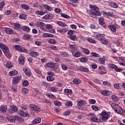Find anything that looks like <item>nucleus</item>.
Instances as JSON below:
<instances>
[{"mask_svg":"<svg viewBox=\"0 0 125 125\" xmlns=\"http://www.w3.org/2000/svg\"><path fill=\"white\" fill-rule=\"evenodd\" d=\"M85 40L86 41H87L89 42H90L91 43H96V41L92 38L87 37L85 38Z\"/></svg>","mask_w":125,"mask_h":125,"instance_id":"nucleus-20","label":"nucleus"},{"mask_svg":"<svg viewBox=\"0 0 125 125\" xmlns=\"http://www.w3.org/2000/svg\"><path fill=\"white\" fill-rule=\"evenodd\" d=\"M21 109L25 111H26V110H28V105L25 104H22L21 106Z\"/></svg>","mask_w":125,"mask_h":125,"instance_id":"nucleus-61","label":"nucleus"},{"mask_svg":"<svg viewBox=\"0 0 125 125\" xmlns=\"http://www.w3.org/2000/svg\"><path fill=\"white\" fill-rule=\"evenodd\" d=\"M0 47L2 50L3 52L5 54L7 57H11V55L10 54H8V51H9V49L3 43L0 44Z\"/></svg>","mask_w":125,"mask_h":125,"instance_id":"nucleus-3","label":"nucleus"},{"mask_svg":"<svg viewBox=\"0 0 125 125\" xmlns=\"http://www.w3.org/2000/svg\"><path fill=\"white\" fill-rule=\"evenodd\" d=\"M108 67L110 68V69H114L116 72H123V69L122 68H119L114 64H108Z\"/></svg>","mask_w":125,"mask_h":125,"instance_id":"nucleus-9","label":"nucleus"},{"mask_svg":"<svg viewBox=\"0 0 125 125\" xmlns=\"http://www.w3.org/2000/svg\"><path fill=\"white\" fill-rule=\"evenodd\" d=\"M109 28L112 32H117V29H120L121 26L118 24H112L109 26Z\"/></svg>","mask_w":125,"mask_h":125,"instance_id":"nucleus-12","label":"nucleus"},{"mask_svg":"<svg viewBox=\"0 0 125 125\" xmlns=\"http://www.w3.org/2000/svg\"><path fill=\"white\" fill-rule=\"evenodd\" d=\"M89 7L91 9L89 14V15H95L96 16H101L102 14L99 11V8L95 5H89Z\"/></svg>","mask_w":125,"mask_h":125,"instance_id":"nucleus-1","label":"nucleus"},{"mask_svg":"<svg viewBox=\"0 0 125 125\" xmlns=\"http://www.w3.org/2000/svg\"><path fill=\"white\" fill-rule=\"evenodd\" d=\"M68 39H70V40H71L72 41H77V39H78L76 35H70L68 36Z\"/></svg>","mask_w":125,"mask_h":125,"instance_id":"nucleus-34","label":"nucleus"},{"mask_svg":"<svg viewBox=\"0 0 125 125\" xmlns=\"http://www.w3.org/2000/svg\"><path fill=\"white\" fill-rule=\"evenodd\" d=\"M46 96L49 98H52V99H56V97L53 94L47 93Z\"/></svg>","mask_w":125,"mask_h":125,"instance_id":"nucleus-47","label":"nucleus"},{"mask_svg":"<svg viewBox=\"0 0 125 125\" xmlns=\"http://www.w3.org/2000/svg\"><path fill=\"white\" fill-rule=\"evenodd\" d=\"M54 11L55 12H56V13L59 14L60 13V12H61V11H62V10L58 8H55L54 9Z\"/></svg>","mask_w":125,"mask_h":125,"instance_id":"nucleus-64","label":"nucleus"},{"mask_svg":"<svg viewBox=\"0 0 125 125\" xmlns=\"http://www.w3.org/2000/svg\"><path fill=\"white\" fill-rule=\"evenodd\" d=\"M111 106L116 113H121V112L123 111V108H122L119 104L115 103H112Z\"/></svg>","mask_w":125,"mask_h":125,"instance_id":"nucleus-4","label":"nucleus"},{"mask_svg":"<svg viewBox=\"0 0 125 125\" xmlns=\"http://www.w3.org/2000/svg\"><path fill=\"white\" fill-rule=\"evenodd\" d=\"M29 84V82L28 81L25 80L23 82L22 85L24 86H28V85Z\"/></svg>","mask_w":125,"mask_h":125,"instance_id":"nucleus-63","label":"nucleus"},{"mask_svg":"<svg viewBox=\"0 0 125 125\" xmlns=\"http://www.w3.org/2000/svg\"><path fill=\"white\" fill-rule=\"evenodd\" d=\"M102 121L104 122H107L109 120L110 116L108 112L106 111H103L101 113Z\"/></svg>","mask_w":125,"mask_h":125,"instance_id":"nucleus-5","label":"nucleus"},{"mask_svg":"<svg viewBox=\"0 0 125 125\" xmlns=\"http://www.w3.org/2000/svg\"><path fill=\"white\" fill-rule=\"evenodd\" d=\"M108 16L109 17H114L115 15H114V12L111 9H108Z\"/></svg>","mask_w":125,"mask_h":125,"instance_id":"nucleus-29","label":"nucleus"},{"mask_svg":"<svg viewBox=\"0 0 125 125\" xmlns=\"http://www.w3.org/2000/svg\"><path fill=\"white\" fill-rule=\"evenodd\" d=\"M21 79H22V75H17L13 78L12 82L14 84H17V83H19V82L21 81Z\"/></svg>","mask_w":125,"mask_h":125,"instance_id":"nucleus-10","label":"nucleus"},{"mask_svg":"<svg viewBox=\"0 0 125 125\" xmlns=\"http://www.w3.org/2000/svg\"><path fill=\"white\" fill-rule=\"evenodd\" d=\"M54 103L56 106H58V107L62 106V103L58 101H55Z\"/></svg>","mask_w":125,"mask_h":125,"instance_id":"nucleus-49","label":"nucleus"},{"mask_svg":"<svg viewBox=\"0 0 125 125\" xmlns=\"http://www.w3.org/2000/svg\"><path fill=\"white\" fill-rule=\"evenodd\" d=\"M96 39L99 41L103 44H108L109 41L106 38H105V34H98L96 35Z\"/></svg>","mask_w":125,"mask_h":125,"instance_id":"nucleus-2","label":"nucleus"},{"mask_svg":"<svg viewBox=\"0 0 125 125\" xmlns=\"http://www.w3.org/2000/svg\"><path fill=\"white\" fill-rule=\"evenodd\" d=\"M29 107L31 110L34 111V112H41L42 110L41 108L36 104H31L29 105Z\"/></svg>","mask_w":125,"mask_h":125,"instance_id":"nucleus-8","label":"nucleus"},{"mask_svg":"<svg viewBox=\"0 0 125 125\" xmlns=\"http://www.w3.org/2000/svg\"><path fill=\"white\" fill-rule=\"evenodd\" d=\"M101 93L102 95H104V96H109L112 94V92L109 90H103Z\"/></svg>","mask_w":125,"mask_h":125,"instance_id":"nucleus-14","label":"nucleus"},{"mask_svg":"<svg viewBox=\"0 0 125 125\" xmlns=\"http://www.w3.org/2000/svg\"><path fill=\"white\" fill-rule=\"evenodd\" d=\"M26 17H27V15L26 14H21L20 15L19 18L21 19H24L25 20L27 18Z\"/></svg>","mask_w":125,"mask_h":125,"instance_id":"nucleus-59","label":"nucleus"},{"mask_svg":"<svg viewBox=\"0 0 125 125\" xmlns=\"http://www.w3.org/2000/svg\"><path fill=\"white\" fill-rule=\"evenodd\" d=\"M22 30L23 31H24L25 32H26V33H29L30 32V28L27 26H23L21 27Z\"/></svg>","mask_w":125,"mask_h":125,"instance_id":"nucleus-32","label":"nucleus"},{"mask_svg":"<svg viewBox=\"0 0 125 125\" xmlns=\"http://www.w3.org/2000/svg\"><path fill=\"white\" fill-rule=\"evenodd\" d=\"M55 80L53 76H48L47 77V81L48 82H53Z\"/></svg>","mask_w":125,"mask_h":125,"instance_id":"nucleus-51","label":"nucleus"},{"mask_svg":"<svg viewBox=\"0 0 125 125\" xmlns=\"http://www.w3.org/2000/svg\"><path fill=\"white\" fill-rule=\"evenodd\" d=\"M57 24L59 26H61V27H67V24L62 21H58Z\"/></svg>","mask_w":125,"mask_h":125,"instance_id":"nucleus-40","label":"nucleus"},{"mask_svg":"<svg viewBox=\"0 0 125 125\" xmlns=\"http://www.w3.org/2000/svg\"><path fill=\"white\" fill-rule=\"evenodd\" d=\"M21 92L23 94H27L29 92V90L26 88H22L21 89Z\"/></svg>","mask_w":125,"mask_h":125,"instance_id":"nucleus-44","label":"nucleus"},{"mask_svg":"<svg viewBox=\"0 0 125 125\" xmlns=\"http://www.w3.org/2000/svg\"><path fill=\"white\" fill-rule=\"evenodd\" d=\"M98 74L99 75H103L104 74H107L106 68L103 65L100 66L98 68Z\"/></svg>","mask_w":125,"mask_h":125,"instance_id":"nucleus-11","label":"nucleus"},{"mask_svg":"<svg viewBox=\"0 0 125 125\" xmlns=\"http://www.w3.org/2000/svg\"><path fill=\"white\" fill-rule=\"evenodd\" d=\"M8 74H9V76L12 77L13 76H16V75L18 74V71L15 70H14L10 71Z\"/></svg>","mask_w":125,"mask_h":125,"instance_id":"nucleus-23","label":"nucleus"},{"mask_svg":"<svg viewBox=\"0 0 125 125\" xmlns=\"http://www.w3.org/2000/svg\"><path fill=\"white\" fill-rule=\"evenodd\" d=\"M111 7H113V8H118V4L115 2H112L110 4Z\"/></svg>","mask_w":125,"mask_h":125,"instance_id":"nucleus-54","label":"nucleus"},{"mask_svg":"<svg viewBox=\"0 0 125 125\" xmlns=\"http://www.w3.org/2000/svg\"><path fill=\"white\" fill-rule=\"evenodd\" d=\"M23 72H24L25 74L27 76V77H31L32 73H31V71L30 69L27 68H24L23 69Z\"/></svg>","mask_w":125,"mask_h":125,"instance_id":"nucleus-16","label":"nucleus"},{"mask_svg":"<svg viewBox=\"0 0 125 125\" xmlns=\"http://www.w3.org/2000/svg\"><path fill=\"white\" fill-rule=\"evenodd\" d=\"M99 23L100 25H104V24H105V21L104 20V19L103 18H100L99 19Z\"/></svg>","mask_w":125,"mask_h":125,"instance_id":"nucleus-39","label":"nucleus"},{"mask_svg":"<svg viewBox=\"0 0 125 125\" xmlns=\"http://www.w3.org/2000/svg\"><path fill=\"white\" fill-rule=\"evenodd\" d=\"M111 99L114 102H117V101L118 100V96H117L116 95H112L111 96Z\"/></svg>","mask_w":125,"mask_h":125,"instance_id":"nucleus-45","label":"nucleus"},{"mask_svg":"<svg viewBox=\"0 0 125 125\" xmlns=\"http://www.w3.org/2000/svg\"><path fill=\"white\" fill-rule=\"evenodd\" d=\"M42 122V119L40 117H37V118L35 119L33 122V125H37L38 124H40Z\"/></svg>","mask_w":125,"mask_h":125,"instance_id":"nucleus-19","label":"nucleus"},{"mask_svg":"<svg viewBox=\"0 0 125 125\" xmlns=\"http://www.w3.org/2000/svg\"><path fill=\"white\" fill-rule=\"evenodd\" d=\"M80 60L81 62H83L84 63H86L88 61V58L86 57H83L80 59Z\"/></svg>","mask_w":125,"mask_h":125,"instance_id":"nucleus-42","label":"nucleus"},{"mask_svg":"<svg viewBox=\"0 0 125 125\" xmlns=\"http://www.w3.org/2000/svg\"><path fill=\"white\" fill-rule=\"evenodd\" d=\"M42 36L44 38H53V37H54V35H53V34H50L49 33H43Z\"/></svg>","mask_w":125,"mask_h":125,"instance_id":"nucleus-27","label":"nucleus"},{"mask_svg":"<svg viewBox=\"0 0 125 125\" xmlns=\"http://www.w3.org/2000/svg\"><path fill=\"white\" fill-rule=\"evenodd\" d=\"M0 111L1 113H5L7 111V106L5 104H3L0 106Z\"/></svg>","mask_w":125,"mask_h":125,"instance_id":"nucleus-15","label":"nucleus"},{"mask_svg":"<svg viewBox=\"0 0 125 125\" xmlns=\"http://www.w3.org/2000/svg\"><path fill=\"white\" fill-rule=\"evenodd\" d=\"M35 49H36V48L34 47L30 48L29 50V55L31 56V57L36 58V57H38V56L40 55V54L39 52L35 51Z\"/></svg>","mask_w":125,"mask_h":125,"instance_id":"nucleus-6","label":"nucleus"},{"mask_svg":"<svg viewBox=\"0 0 125 125\" xmlns=\"http://www.w3.org/2000/svg\"><path fill=\"white\" fill-rule=\"evenodd\" d=\"M5 32L6 34H8L9 35L14 34V30L9 28H6L5 29Z\"/></svg>","mask_w":125,"mask_h":125,"instance_id":"nucleus-18","label":"nucleus"},{"mask_svg":"<svg viewBox=\"0 0 125 125\" xmlns=\"http://www.w3.org/2000/svg\"><path fill=\"white\" fill-rule=\"evenodd\" d=\"M73 56L74 57H81V55H82V54L81 53L80 51H78L75 53H72Z\"/></svg>","mask_w":125,"mask_h":125,"instance_id":"nucleus-31","label":"nucleus"},{"mask_svg":"<svg viewBox=\"0 0 125 125\" xmlns=\"http://www.w3.org/2000/svg\"><path fill=\"white\" fill-rule=\"evenodd\" d=\"M61 66L62 70H64V71H67V70H68V67L66 66V65L64 64L63 63H62L61 64Z\"/></svg>","mask_w":125,"mask_h":125,"instance_id":"nucleus-58","label":"nucleus"},{"mask_svg":"<svg viewBox=\"0 0 125 125\" xmlns=\"http://www.w3.org/2000/svg\"><path fill=\"white\" fill-rule=\"evenodd\" d=\"M60 56L62 57H68V53L62 52L60 53Z\"/></svg>","mask_w":125,"mask_h":125,"instance_id":"nucleus-52","label":"nucleus"},{"mask_svg":"<svg viewBox=\"0 0 125 125\" xmlns=\"http://www.w3.org/2000/svg\"><path fill=\"white\" fill-rule=\"evenodd\" d=\"M19 114L21 116V117H27L28 114L24 112L22 109H20L19 112Z\"/></svg>","mask_w":125,"mask_h":125,"instance_id":"nucleus-25","label":"nucleus"},{"mask_svg":"<svg viewBox=\"0 0 125 125\" xmlns=\"http://www.w3.org/2000/svg\"><path fill=\"white\" fill-rule=\"evenodd\" d=\"M23 40H25L26 41H29L30 39H31V36L29 35H24L23 36Z\"/></svg>","mask_w":125,"mask_h":125,"instance_id":"nucleus-60","label":"nucleus"},{"mask_svg":"<svg viewBox=\"0 0 125 125\" xmlns=\"http://www.w3.org/2000/svg\"><path fill=\"white\" fill-rule=\"evenodd\" d=\"M90 121L93 123H101V120L96 117H91Z\"/></svg>","mask_w":125,"mask_h":125,"instance_id":"nucleus-17","label":"nucleus"},{"mask_svg":"<svg viewBox=\"0 0 125 125\" xmlns=\"http://www.w3.org/2000/svg\"><path fill=\"white\" fill-rule=\"evenodd\" d=\"M6 119L8 120V121H9V122H10L11 123H15V121H16V118L13 117V116L10 115H7Z\"/></svg>","mask_w":125,"mask_h":125,"instance_id":"nucleus-13","label":"nucleus"},{"mask_svg":"<svg viewBox=\"0 0 125 125\" xmlns=\"http://www.w3.org/2000/svg\"><path fill=\"white\" fill-rule=\"evenodd\" d=\"M44 8H45V9H47V10H48V11H53V8L46 4H44Z\"/></svg>","mask_w":125,"mask_h":125,"instance_id":"nucleus-33","label":"nucleus"},{"mask_svg":"<svg viewBox=\"0 0 125 125\" xmlns=\"http://www.w3.org/2000/svg\"><path fill=\"white\" fill-rule=\"evenodd\" d=\"M21 7L23 9H26V10H30V9H31V7L30 6L25 4H21Z\"/></svg>","mask_w":125,"mask_h":125,"instance_id":"nucleus-24","label":"nucleus"},{"mask_svg":"<svg viewBox=\"0 0 125 125\" xmlns=\"http://www.w3.org/2000/svg\"><path fill=\"white\" fill-rule=\"evenodd\" d=\"M50 91H51L52 92H57L58 91V87L53 86L49 88Z\"/></svg>","mask_w":125,"mask_h":125,"instance_id":"nucleus-30","label":"nucleus"},{"mask_svg":"<svg viewBox=\"0 0 125 125\" xmlns=\"http://www.w3.org/2000/svg\"><path fill=\"white\" fill-rule=\"evenodd\" d=\"M19 63H25V57L23 56H20L19 57Z\"/></svg>","mask_w":125,"mask_h":125,"instance_id":"nucleus-28","label":"nucleus"},{"mask_svg":"<svg viewBox=\"0 0 125 125\" xmlns=\"http://www.w3.org/2000/svg\"><path fill=\"white\" fill-rule=\"evenodd\" d=\"M4 5H5V2H0V10H2L3 7H4Z\"/></svg>","mask_w":125,"mask_h":125,"instance_id":"nucleus-56","label":"nucleus"},{"mask_svg":"<svg viewBox=\"0 0 125 125\" xmlns=\"http://www.w3.org/2000/svg\"><path fill=\"white\" fill-rule=\"evenodd\" d=\"M21 46L19 45H15L14 47L16 50H18V51H20V49H21Z\"/></svg>","mask_w":125,"mask_h":125,"instance_id":"nucleus-55","label":"nucleus"},{"mask_svg":"<svg viewBox=\"0 0 125 125\" xmlns=\"http://www.w3.org/2000/svg\"><path fill=\"white\" fill-rule=\"evenodd\" d=\"M65 106L66 107H72L73 106V102L72 101H67L65 103Z\"/></svg>","mask_w":125,"mask_h":125,"instance_id":"nucleus-41","label":"nucleus"},{"mask_svg":"<svg viewBox=\"0 0 125 125\" xmlns=\"http://www.w3.org/2000/svg\"><path fill=\"white\" fill-rule=\"evenodd\" d=\"M35 26H36V27H40V28H41V27H45V23L42 22H37L36 23Z\"/></svg>","mask_w":125,"mask_h":125,"instance_id":"nucleus-26","label":"nucleus"},{"mask_svg":"<svg viewBox=\"0 0 125 125\" xmlns=\"http://www.w3.org/2000/svg\"><path fill=\"white\" fill-rule=\"evenodd\" d=\"M54 17V15L52 14H46L44 17L43 18L44 19H52Z\"/></svg>","mask_w":125,"mask_h":125,"instance_id":"nucleus-21","label":"nucleus"},{"mask_svg":"<svg viewBox=\"0 0 125 125\" xmlns=\"http://www.w3.org/2000/svg\"><path fill=\"white\" fill-rule=\"evenodd\" d=\"M80 70L81 72H88V69L83 66H81Z\"/></svg>","mask_w":125,"mask_h":125,"instance_id":"nucleus-43","label":"nucleus"},{"mask_svg":"<svg viewBox=\"0 0 125 125\" xmlns=\"http://www.w3.org/2000/svg\"><path fill=\"white\" fill-rule=\"evenodd\" d=\"M10 108L12 109L13 112H16L18 111V107L16 105H12L10 106Z\"/></svg>","mask_w":125,"mask_h":125,"instance_id":"nucleus-36","label":"nucleus"},{"mask_svg":"<svg viewBox=\"0 0 125 125\" xmlns=\"http://www.w3.org/2000/svg\"><path fill=\"white\" fill-rule=\"evenodd\" d=\"M64 93L65 94H66V95H69L73 94V91L70 89H64Z\"/></svg>","mask_w":125,"mask_h":125,"instance_id":"nucleus-22","label":"nucleus"},{"mask_svg":"<svg viewBox=\"0 0 125 125\" xmlns=\"http://www.w3.org/2000/svg\"><path fill=\"white\" fill-rule=\"evenodd\" d=\"M83 52L84 54H86V55H88V54H89L90 53L89 50H88V49H85V48L83 49Z\"/></svg>","mask_w":125,"mask_h":125,"instance_id":"nucleus-53","label":"nucleus"},{"mask_svg":"<svg viewBox=\"0 0 125 125\" xmlns=\"http://www.w3.org/2000/svg\"><path fill=\"white\" fill-rule=\"evenodd\" d=\"M20 52H23L24 53L28 54L29 51L25 47H21V49L20 50Z\"/></svg>","mask_w":125,"mask_h":125,"instance_id":"nucleus-35","label":"nucleus"},{"mask_svg":"<svg viewBox=\"0 0 125 125\" xmlns=\"http://www.w3.org/2000/svg\"><path fill=\"white\" fill-rule=\"evenodd\" d=\"M85 105H86V101L85 100H81L77 101V107L79 110H82L83 107L85 106Z\"/></svg>","mask_w":125,"mask_h":125,"instance_id":"nucleus-7","label":"nucleus"},{"mask_svg":"<svg viewBox=\"0 0 125 125\" xmlns=\"http://www.w3.org/2000/svg\"><path fill=\"white\" fill-rule=\"evenodd\" d=\"M55 64H56V63H47V66H48V67H50L51 68H54V66H55Z\"/></svg>","mask_w":125,"mask_h":125,"instance_id":"nucleus-57","label":"nucleus"},{"mask_svg":"<svg viewBox=\"0 0 125 125\" xmlns=\"http://www.w3.org/2000/svg\"><path fill=\"white\" fill-rule=\"evenodd\" d=\"M14 27L16 30H19V29H20V28L21 27V26L20 25V24L14 23Z\"/></svg>","mask_w":125,"mask_h":125,"instance_id":"nucleus-50","label":"nucleus"},{"mask_svg":"<svg viewBox=\"0 0 125 125\" xmlns=\"http://www.w3.org/2000/svg\"><path fill=\"white\" fill-rule=\"evenodd\" d=\"M35 14H37L38 15H44V14H45V12L38 10L35 12Z\"/></svg>","mask_w":125,"mask_h":125,"instance_id":"nucleus-46","label":"nucleus"},{"mask_svg":"<svg viewBox=\"0 0 125 125\" xmlns=\"http://www.w3.org/2000/svg\"><path fill=\"white\" fill-rule=\"evenodd\" d=\"M103 84L104 85H106V86H108L109 87H111V86H112V83L107 81H104L103 82Z\"/></svg>","mask_w":125,"mask_h":125,"instance_id":"nucleus-38","label":"nucleus"},{"mask_svg":"<svg viewBox=\"0 0 125 125\" xmlns=\"http://www.w3.org/2000/svg\"><path fill=\"white\" fill-rule=\"evenodd\" d=\"M73 83H75V84H80L81 83V80L78 79V78H75L73 80Z\"/></svg>","mask_w":125,"mask_h":125,"instance_id":"nucleus-37","label":"nucleus"},{"mask_svg":"<svg viewBox=\"0 0 125 125\" xmlns=\"http://www.w3.org/2000/svg\"><path fill=\"white\" fill-rule=\"evenodd\" d=\"M91 55H92V56H93V57H99V58L101 57L100 55H99L94 52H92L91 53Z\"/></svg>","mask_w":125,"mask_h":125,"instance_id":"nucleus-48","label":"nucleus"},{"mask_svg":"<svg viewBox=\"0 0 125 125\" xmlns=\"http://www.w3.org/2000/svg\"><path fill=\"white\" fill-rule=\"evenodd\" d=\"M61 15L62 17H63V18H66V19H69V17H70L67 15L62 13H61Z\"/></svg>","mask_w":125,"mask_h":125,"instance_id":"nucleus-62","label":"nucleus"}]
</instances>
